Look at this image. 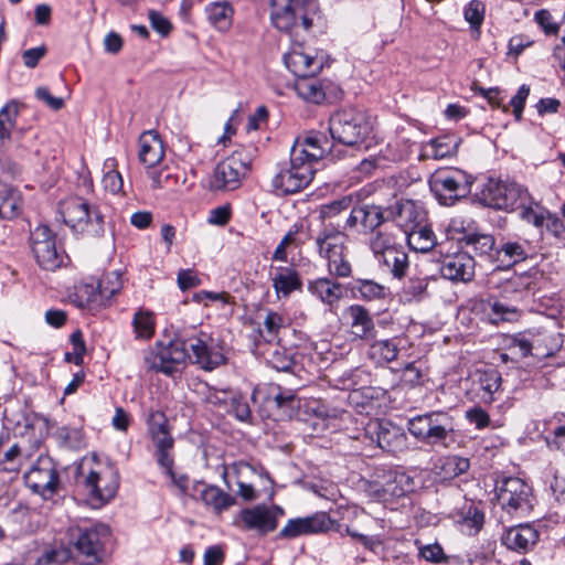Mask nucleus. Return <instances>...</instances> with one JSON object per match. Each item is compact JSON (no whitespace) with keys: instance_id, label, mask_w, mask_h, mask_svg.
I'll return each instance as SVG.
<instances>
[{"instance_id":"nucleus-60","label":"nucleus","mask_w":565,"mask_h":565,"mask_svg":"<svg viewBox=\"0 0 565 565\" xmlns=\"http://www.w3.org/2000/svg\"><path fill=\"white\" fill-rule=\"evenodd\" d=\"M327 269L329 276L340 279L352 277V265L348 259V250H341L335 257H330L327 260Z\"/></svg>"},{"instance_id":"nucleus-18","label":"nucleus","mask_w":565,"mask_h":565,"mask_svg":"<svg viewBox=\"0 0 565 565\" xmlns=\"http://www.w3.org/2000/svg\"><path fill=\"white\" fill-rule=\"evenodd\" d=\"M451 228L458 233L456 239L461 247L467 248V252H472L480 258L494 263V256L497 252L495 237L490 233H484L476 226L468 224L463 226L461 223L460 227L452 222Z\"/></svg>"},{"instance_id":"nucleus-13","label":"nucleus","mask_w":565,"mask_h":565,"mask_svg":"<svg viewBox=\"0 0 565 565\" xmlns=\"http://www.w3.org/2000/svg\"><path fill=\"white\" fill-rule=\"evenodd\" d=\"M470 311L483 323L499 326L502 322H516L522 317V310L516 302L495 296L478 298L470 301Z\"/></svg>"},{"instance_id":"nucleus-23","label":"nucleus","mask_w":565,"mask_h":565,"mask_svg":"<svg viewBox=\"0 0 565 565\" xmlns=\"http://www.w3.org/2000/svg\"><path fill=\"white\" fill-rule=\"evenodd\" d=\"M308 238H313L316 250L319 257L324 260L335 257L341 250H348L345 231L341 230L339 224L332 222L324 223L316 236L309 234Z\"/></svg>"},{"instance_id":"nucleus-7","label":"nucleus","mask_w":565,"mask_h":565,"mask_svg":"<svg viewBox=\"0 0 565 565\" xmlns=\"http://www.w3.org/2000/svg\"><path fill=\"white\" fill-rule=\"evenodd\" d=\"M328 129L333 142L356 147L371 136L373 126L365 113L356 108H343L330 116Z\"/></svg>"},{"instance_id":"nucleus-21","label":"nucleus","mask_w":565,"mask_h":565,"mask_svg":"<svg viewBox=\"0 0 565 565\" xmlns=\"http://www.w3.org/2000/svg\"><path fill=\"white\" fill-rule=\"evenodd\" d=\"M365 435L381 449L388 452L402 451L407 447L405 430L388 419H377L369 424Z\"/></svg>"},{"instance_id":"nucleus-19","label":"nucleus","mask_w":565,"mask_h":565,"mask_svg":"<svg viewBox=\"0 0 565 565\" xmlns=\"http://www.w3.org/2000/svg\"><path fill=\"white\" fill-rule=\"evenodd\" d=\"M544 274L537 267L520 274H513L500 285V294L502 298L512 300L516 303L521 302L525 297L535 295L541 288Z\"/></svg>"},{"instance_id":"nucleus-4","label":"nucleus","mask_w":565,"mask_h":565,"mask_svg":"<svg viewBox=\"0 0 565 565\" xmlns=\"http://www.w3.org/2000/svg\"><path fill=\"white\" fill-rule=\"evenodd\" d=\"M120 484V473L116 463L107 459L97 470L82 472L77 486L82 489L87 504L99 509L113 500Z\"/></svg>"},{"instance_id":"nucleus-1","label":"nucleus","mask_w":565,"mask_h":565,"mask_svg":"<svg viewBox=\"0 0 565 565\" xmlns=\"http://www.w3.org/2000/svg\"><path fill=\"white\" fill-rule=\"evenodd\" d=\"M321 19L317 0H270V21L289 35L310 34Z\"/></svg>"},{"instance_id":"nucleus-27","label":"nucleus","mask_w":565,"mask_h":565,"mask_svg":"<svg viewBox=\"0 0 565 565\" xmlns=\"http://www.w3.org/2000/svg\"><path fill=\"white\" fill-rule=\"evenodd\" d=\"M147 426L156 447V459L171 454L174 447V438L169 430L166 414L161 411H151L147 417Z\"/></svg>"},{"instance_id":"nucleus-14","label":"nucleus","mask_w":565,"mask_h":565,"mask_svg":"<svg viewBox=\"0 0 565 565\" xmlns=\"http://www.w3.org/2000/svg\"><path fill=\"white\" fill-rule=\"evenodd\" d=\"M30 245L35 262L44 270L54 271L67 257L64 249L56 245V234L49 225L41 224L31 231Z\"/></svg>"},{"instance_id":"nucleus-9","label":"nucleus","mask_w":565,"mask_h":565,"mask_svg":"<svg viewBox=\"0 0 565 565\" xmlns=\"http://www.w3.org/2000/svg\"><path fill=\"white\" fill-rule=\"evenodd\" d=\"M109 535L106 525L71 529L70 544L74 548V561L79 565H98L105 559V539Z\"/></svg>"},{"instance_id":"nucleus-35","label":"nucleus","mask_w":565,"mask_h":565,"mask_svg":"<svg viewBox=\"0 0 565 565\" xmlns=\"http://www.w3.org/2000/svg\"><path fill=\"white\" fill-rule=\"evenodd\" d=\"M139 161L147 168L157 166L164 157V149L160 136L154 130H149L139 137Z\"/></svg>"},{"instance_id":"nucleus-8","label":"nucleus","mask_w":565,"mask_h":565,"mask_svg":"<svg viewBox=\"0 0 565 565\" xmlns=\"http://www.w3.org/2000/svg\"><path fill=\"white\" fill-rule=\"evenodd\" d=\"M494 493L501 510L512 518H523L533 509V489L519 477L497 475Z\"/></svg>"},{"instance_id":"nucleus-43","label":"nucleus","mask_w":565,"mask_h":565,"mask_svg":"<svg viewBox=\"0 0 565 565\" xmlns=\"http://www.w3.org/2000/svg\"><path fill=\"white\" fill-rule=\"evenodd\" d=\"M386 394V390L376 386L352 388L349 394V402L360 413H369L374 408V403L382 399Z\"/></svg>"},{"instance_id":"nucleus-10","label":"nucleus","mask_w":565,"mask_h":565,"mask_svg":"<svg viewBox=\"0 0 565 565\" xmlns=\"http://www.w3.org/2000/svg\"><path fill=\"white\" fill-rule=\"evenodd\" d=\"M473 179L457 168L437 169L429 178V189L439 204L451 206L471 192Z\"/></svg>"},{"instance_id":"nucleus-40","label":"nucleus","mask_w":565,"mask_h":565,"mask_svg":"<svg viewBox=\"0 0 565 565\" xmlns=\"http://www.w3.org/2000/svg\"><path fill=\"white\" fill-rule=\"evenodd\" d=\"M204 488L200 492L201 501L209 508H212L216 514H222L236 503L235 497L223 491L214 484H205L200 482Z\"/></svg>"},{"instance_id":"nucleus-38","label":"nucleus","mask_w":565,"mask_h":565,"mask_svg":"<svg viewBox=\"0 0 565 565\" xmlns=\"http://www.w3.org/2000/svg\"><path fill=\"white\" fill-rule=\"evenodd\" d=\"M418 487L415 478L403 470H392L387 473V479L383 486L384 494L394 498H403L414 492Z\"/></svg>"},{"instance_id":"nucleus-16","label":"nucleus","mask_w":565,"mask_h":565,"mask_svg":"<svg viewBox=\"0 0 565 565\" xmlns=\"http://www.w3.org/2000/svg\"><path fill=\"white\" fill-rule=\"evenodd\" d=\"M285 514V509L278 504L259 503L242 509L235 524L243 531H255L259 536H266L277 530L279 520Z\"/></svg>"},{"instance_id":"nucleus-52","label":"nucleus","mask_w":565,"mask_h":565,"mask_svg":"<svg viewBox=\"0 0 565 565\" xmlns=\"http://www.w3.org/2000/svg\"><path fill=\"white\" fill-rule=\"evenodd\" d=\"M545 443L552 450L565 452V415H555L546 423Z\"/></svg>"},{"instance_id":"nucleus-22","label":"nucleus","mask_w":565,"mask_h":565,"mask_svg":"<svg viewBox=\"0 0 565 565\" xmlns=\"http://www.w3.org/2000/svg\"><path fill=\"white\" fill-rule=\"evenodd\" d=\"M468 395L477 404H492L502 384L501 373L494 367L477 369L470 375Z\"/></svg>"},{"instance_id":"nucleus-12","label":"nucleus","mask_w":565,"mask_h":565,"mask_svg":"<svg viewBox=\"0 0 565 565\" xmlns=\"http://www.w3.org/2000/svg\"><path fill=\"white\" fill-rule=\"evenodd\" d=\"M298 152L290 151V160L273 178L271 185L279 195L295 194L306 189L312 181L316 169Z\"/></svg>"},{"instance_id":"nucleus-39","label":"nucleus","mask_w":565,"mask_h":565,"mask_svg":"<svg viewBox=\"0 0 565 565\" xmlns=\"http://www.w3.org/2000/svg\"><path fill=\"white\" fill-rule=\"evenodd\" d=\"M399 342L398 338L375 340L367 349V358L380 366L391 363L397 359Z\"/></svg>"},{"instance_id":"nucleus-32","label":"nucleus","mask_w":565,"mask_h":565,"mask_svg":"<svg viewBox=\"0 0 565 565\" xmlns=\"http://www.w3.org/2000/svg\"><path fill=\"white\" fill-rule=\"evenodd\" d=\"M451 518L460 531L467 535H477L484 524V511L473 501H465L461 507L451 512Z\"/></svg>"},{"instance_id":"nucleus-49","label":"nucleus","mask_w":565,"mask_h":565,"mask_svg":"<svg viewBox=\"0 0 565 565\" xmlns=\"http://www.w3.org/2000/svg\"><path fill=\"white\" fill-rule=\"evenodd\" d=\"M23 199L17 189L0 190V221L13 220L22 212Z\"/></svg>"},{"instance_id":"nucleus-53","label":"nucleus","mask_w":565,"mask_h":565,"mask_svg":"<svg viewBox=\"0 0 565 565\" xmlns=\"http://www.w3.org/2000/svg\"><path fill=\"white\" fill-rule=\"evenodd\" d=\"M70 297L78 308L103 307V300H99L97 289L93 284L79 282L75 285Z\"/></svg>"},{"instance_id":"nucleus-24","label":"nucleus","mask_w":565,"mask_h":565,"mask_svg":"<svg viewBox=\"0 0 565 565\" xmlns=\"http://www.w3.org/2000/svg\"><path fill=\"white\" fill-rule=\"evenodd\" d=\"M25 482L33 492L42 497L57 493L60 475L50 460H41L24 475Z\"/></svg>"},{"instance_id":"nucleus-28","label":"nucleus","mask_w":565,"mask_h":565,"mask_svg":"<svg viewBox=\"0 0 565 565\" xmlns=\"http://www.w3.org/2000/svg\"><path fill=\"white\" fill-rule=\"evenodd\" d=\"M476 262L469 252L446 255L441 260L440 274L452 281H470L475 276Z\"/></svg>"},{"instance_id":"nucleus-47","label":"nucleus","mask_w":565,"mask_h":565,"mask_svg":"<svg viewBox=\"0 0 565 565\" xmlns=\"http://www.w3.org/2000/svg\"><path fill=\"white\" fill-rule=\"evenodd\" d=\"M270 345L266 358L267 364L279 372H294L296 366L295 350L292 348L281 347L279 343L275 345L271 343Z\"/></svg>"},{"instance_id":"nucleus-37","label":"nucleus","mask_w":565,"mask_h":565,"mask_svg":"<svg viewBox=\"0 0 565 565\" xmlns=\"http://www.w3.org/2000/svg\"><path fill=\"white\" fill-rule=\"evenodd\" d=\"M273 288L278 298H287L294 291H301L302 280L294 267L279 266L271 277Z\"/></svg>"},{"instance_id":"nucleus-26","label":"nucleus","mask_w":565,"mask_h":565,"mask_svg":"<svg viewBox=\"0 0 565 565\" xmlns=\"http://www.w3.org/2000/svg\"><path fill=\"white\" fill-rule=\"evenodd\" d=\"M387 213V218L391 217L404 232L425 223L427 218L424 205L414 200L396 201Z\"/></svg>"},{"instance_id":"nucleus-51","label":"nucleus","mask_w":565,"mask_h":565,"mask_svg":"<svg viewBox=\"0 0 565 565\" xmlns=\"http://www.w3.org/2000/svg\"><path fill=\"white\" fill-rule=\"evenodd\" d=\"M530 202L531 203H525L518 210L519 217L526 224H530L542 232L544 223H546V217H548V213L551 211L543 206L532 195L530 196Z\"/></svg>"},{"instance_id":"nucleus-2","label":"nucleus","mask_w":565,"mask_h":565,"mask_svg":"<svg viewBox=\"0 0 565 565\" xmlns=\"http://www.w3.org/2000/svg\"><path fill=\"white\" fill-rule=\"evenodd\" d=\"M409 434L430 448L448 449L457 443L455 418L445 411L418 414L407 420Z\"/></svg>"},{"instance_id":"nucleus-31","label":"nucleus","mask_w":565,"mask_h":565,"mask_svg":"<svg viewBox=\"0 0 565 565\" xmlns=\"http://www.w3.org/2000/svg\"><path fill=\"white\" fill-rule=\"evenodd\" d=\"M539 540L540 532L529 523L510 526L501 535L502 545L518 553H527Z\"/></svg>"},{"instance_id":"nucleus-62","label":"nucleus","mask_w":565,"mask_h":565,"mask_svg":"<svg viewBox=\"0 0 565 565\" xmlns=\"http://www.w3.org/2000/svg\"><path fill=\"white\" fill-rule=\"evenodd\" d=\"M508 350L520 359L533 356L525 330L508 337Z\"/></svg>"},{"instance_id":"nucleus-33","label":"nucleus","mask_w":565,"mask_h":565,"mask_svg":"<svg viewBox=\"0 0 565 565\" xmlns=\"http://www.w3.org/2000/svg\"><path fill=\"white\" fill-rule=\"evenodd\" d=\"M307 290L329 307L337 306L348 292L345 285L331 276L308 280Z\"/></svg>"},{"instance_id":"nucleus-61","label":"nucleus","mask_w":565,"mask_h":565,"mask_svg":"<svg viewBox=\"0 0 565 565\" xmlns=\"http://www.w3.org/2000/svg\"><path fill=\"white\" fill-rule=\"evenodd\" d=\"M460 139L454 135H445L435 138L431 146L435 151V157L446 158L457 153Z\"/></svg>"},{"instance_id":"nucleus-30","label":"nucleus","mask_w":565,"mask_h":565,"mask_svg":"<svg viewBox=\"0 0 565 565\" xmlns=\"http://www.w3.org/2000/svg\"><path fill=\"white\" fill-rule=\"evenodd\" d=\"M286 67L297 77H306L308 75H318L323 62L317 56H312L303 52L300 43L295 44L289 52L284 55Z\"/></svg>"},{"instance_id":"nucleus-44","label":"nucleus","mask_w":565,"mask_h":565,"mask_svg":"<svg viewBox=\"0 0 565 565\" xmlns=\"http://www.w3.org/2000/svg\"><path fill=\"white\" fill-rule=\"evenodd\" d=\"M266 401L281 417L290 418L294 411L299 407V399L296 394L290 390H281L280 386L273 388Z\"/></svg>"},{"instance_id":"nucleus-17","label":"nucleus","mask_w":565,"mask_h":565,"mask_svg":"<svg viewBox=\"0 0 565 565\" xmlns=\"http://www.w3.org/2000/svg\"><path fill=\"white\" fill-rule=\"evenodd\" d=\"M334 526V520L323 511L307 516L289 519L278 532L276 540L290 541L300 536L323 534Z\"/></svg>"},{"instance_id":"nucleus-20","label":"nucleus","mask_w":565,"mask_h":565,"mask_svg":"<svg viewBox=\"0 0 565 565\" xmlns=\"http://www.w3.org/2000/svg\"><path fill=\"white\" fill-rule=\"evenodd\" d=\"M385 210L375 204H355L345 218L343 230L359 234L374 233L385 221Z\"/></svg>"},{"instance_id":"nucleus-56","label":"nucleus","mask_w":565,"mask_h":565,"mask_svg":"<svg viewBox=\"0 0 565 565\" xmlns=\"http://www.w3.org/2000/svg\"><path fill=\"white\" fill-rule=\"evenodd\" d=\"M287 327V319L277 311L268 310L264 320V330L258 329L257 333L264 342L271 344L278 339L280 329Z\"/></svg>"},{"instance_id":"nucleus-11","label":"nucleus","mask_w":565,"mask_h":565,"mask_svg":"<svg viewBox=\"0 0 565 565\" xmlns=\"http://www.w3.org/2000/svg\"><path fill=\"white\" fill-rule=\"evenodd\" d=\"M252 169V157L246 150H235L220 161L214 168L210 180V189L214 191H234L242 185L243 179Z\"/></svg>"},{"instance_id":"nucleus-42","label":"nucleus","mask_w":565,"mask_h":565,"mask_svg":"<svg viewBox=\"0 0 565 565\" xmlns=\"http://www.w3.org/2000/svg\"><path fill=\"white\" fill-rule=\"evenodd\" d=\"M405 235L409 248L415 252L427 253L437 246L433 228L425 223L405 231Z\"/></svg>"},{"instance_id":"nucleus-5","label":"nucleus","mask_w":565,"mask_h":565,"mask_svg":"<svg viewBox=\"0 0 565 565\" xmlns=\"http://www.w3.org/2000/svg\"><path fill=\"white\" fill-rule=\"evenodd\" d=\"M177 344L189 353L188 361L204 371H213L227 362L223 347L215 344L210 335L194 327L177 330Z\"/></svg>"},{"instance_id":"nucleus-29","label":"nucleus","mask_w":565,"mask_h":565,"mask_svg":"<svg viewBox=\"0 0 565 565\" xmlns=\"http://www.w3.org/2000/svg\"><path fill=\"white\" fill-rule=\"evenodd\" d=\"M345 289L353 299L364 302L384 301L391 297L390 287L373 278L352 277Z\"/></svg>"},{"instance_id":"nucleus-54","label":"nucleus","mask_w":565,"mask_h":565,"mask_svg":"<svg viewBox=\"0 0 565 565\" xmlns=\"http://www.w3.org/2000/svg\"><path fill=\"white\" fill-rule=\"evenodd\" d=\"M132 329L136 340H150L154 335L156 319L149 310L139 309L132 318Z\"/></svg>"},{"instance_id":"nucleus-3","label":"nucleus","mask_w":565,"mask_h":565,"mask_svg":"<svg viewBox=\"0 0 565 565\" xmlns=\"http://www.w3.org/2000/svg\"><path fill=\"white\" fill-rule=\"evenodd\" d=\"M60 213L73 234L99 238L105 235V215L97 204L82 196H70L60 202Z\"/></svg>"},{"instance_id":"nucleus-25","label":"nucleus","mask_w":565,"mask_h":565,"mask_svg":"<svg viewBox=\"0 0 565 565\" xmlns=\"http://www.w3.org/2000/svg\"><path fill=\"white\" fill-rule=\"evenodd\" d=\"M298 152L302 160H306L311 167L315 166L324 156H331L332 158L339 157L333 153V143L327 138L323 132L311 131L306 136L302 142H296L291 148V152Z\"/></svg>"},{"instance_id":"nucleus-55","label":"nucleus","mask_w":565,"mask_h":565,"mask_svg":"<svg viewBox=\"0 0 565 565\" xmlns=\"http://www.w3.org/2000/svg\"><path fill=\"white\" fill-rule=\"evenodd\" d=\"M20 103L11 99L0 109V140H9L12 130L15 128L20 111Z\"/></svg>"},{"instance_id":"nucleus-57","label":"nucleus","mask_w":565,"mask_h":565,"mask_svg":"<svg viewBox=\"0 0 565 565\" xmlns=\"http://www.w3.org/2000/svg\"><path fill=\"white\" fill-rule=\"evenodd\" d=\"M157 463L162 469V473L170 478L172 484L177 487L182 494H186L189 489V476L186 473L177 475L174 472L173 454L161 456V458L157 459Z\"/></svg>"},{"instance_id":"nucleus-46","label":"nucleus","mask_w":565,"mask_h":565,"mask_svg":"<svg viewBox=\"0 0 565 565\" xmlns=\"http://www.w3.org/2000/svg\"><path fill=\"white\" fill-rule=\"evenodd\" d=\"M316 76L308 75L297 78L294 87L301 99L312 104H320L326 99V92L321 81Z\"/></svg>"},{"instance_id":"nucleus-50","label":"nucleus","mask_w":565,"mask_h":565,"mask_svg":"<svg viewBox=\"0 0 565 565\" xmlns=\"http://www.w3.org/2000/svg\"><path fill=\"white\" fill-rule=\"evenodd\" d=\"M429 277H409L403 285L399 297L405 303L420 302L426 299L428 294Z\"/></svg>"},{"instance_id":"nucleus-6","label":"nucleus","mask_w":565,"mask_h":565,"mask_svg":"<svg viewBox=\"0 0 565 565\" xmlns=\"http://www.w3.org/2000/svg\"><path fill=\"white\" fill-rule=\"evenodd\" d=\"M529 189L513 179L489 178L478 198L483 206L504 212H515L530 202Z\"/></svg>"},{"instance_id":"nucleus-15","label":"nucleus","mask_w":565,"mask_h":565,"mask_svg":"<svg viewBox=\"0 0 565 565\" xmlns=\"http://www.w3.org/2000/svg\"><path fill=\"white\" fill-rule=\"evenodd\" d=\"M189 359L180 345L177 344V331L173 337L164 344L157 341L154 347L146 353L145 363L149 370L174 376L181 373Z\"/></svg>"},{"instance_id":"nucleus-34","label":"nucleus","mask_w":565,"mask_h":565,"mask_svg":"<svg viewBox=\"0 0 565 565\" xmlns=\"http://www.w3.org/2000/svg\"><path fill=\"white\" fill-rule=\"evenodd\" d=\"M351 334L354 339L369 341L376 334V328L370 310L363 305L353 303L347 308Z\"/></svg>"},{"instance_id":"nucleus-59","label":"nucleus","mask_w":565,"mask_h":565,"mask_svg":"<svg viewBox=\"0 0 565 565\" xmlns=\"http://www.w3.org/2000/svg\"><path fill=\"white\" fill-rule=\"evenodd\" d=\"M370 239V247L374 253L376 259L384 255V253L399 248L401 245L396 243L395 236L386 231L376 230Z\"/></svg>"},{"instance_id":"nucleus-41","label":"nucleus","mask_w":565,"mask_h":565,"mask_svg":"<svg viewBox=\"0 0 565 565\" xmlns=\"http://www.w3.org/2000/svg\"><path fill=\"white\" fill-rule=\"evenodd\" d=\"M377 260L387 273H390L393 279L402 280L408 273L409 259L403 246L384 253Z\"/></svg>"},{"instance_id":"nucleus-45","label":"nucleus","mask_w":565,"mask_h":565,"mask_svg":"<svg viewBox=\"0 0 565 565\" xmlns=\"http://www.w3.org/2000/svg\"><path fill=\"white\" fill-rule=\"evenodd\" d=\"M525 332L534 358L541 359L553 354L554 339L552 332L542 327L529 328Z\"/></svg>"},{"instance_id":"nucleus-48","label":"nucleus","mask_w":565,"mask_h":565,"mask_svg":"<svg viewBox=\"0 0 565 565\" xmlns=\"http://www.w3.org/2000/svg\"><path fill=\"white\" fill-rule=\"evenodd\" d=\"M205 13L207 21L217 30L227 31L231 28L234 10L228 2H212L206 6Z\"/></svg>"},{"instance_id":"nucleus-36","label":"nucleus","mask_w":565,"mask_h":565,"mask_svg":"<svg viewBox=\"0 0 565 565\" xmlns=\"http://www.w3.org/2000/svg\"><path fill=\"white\" fill-rule=\"evenodd\" d=\"M530 242L527 239L502 241L497 246L494 263L503 266H512L529 257Z\"/></svg>"},{"instance_id":"nucleus-64","label":"nucleus","mask_w":565,"mask_h":565,"mask_svg":"<svg viewBox=\"0 0 565 565\" xmlns=\"http://www.w3.org/2000/svg\"><path fill=\"white\" fill-rule=\"evenodd\" d=\"M470 468L468 458L460 456H448L445 458L441 470L447 478H455L466 473Z\"/></svg>"},{"instance_id":"nucleus-58","label":"nucleus","mask_w":565,"mask_h":565,"mask_svg":"<svg viewBox=\"0 0 565 565\" xmlns=\"http://www.w3.org/2000/svg\"><path fill=\"white\" fill-rule=\"evenodd\" d=\"M303 230V223L302 222H296L292 224V226L289 228V231L285 234L280 243L277 245L274 254H273V260L277 262H287L288 254H287V247L291 244H295L296 246L302 245L305 242L297 238V235Z\"/></svg>"},{"instance_id":"nucleus-63","label":"nucleus","mask_w":565,"mask_h":565,"mask_svg":"<svg viewBox=\"0 0 565 565\" xmlns=\"http://www.w3.org/2000/svg\"><path fill=\"white\" fill-rule=\"evenodd\" d=\"M534 21L546 36H557L561 31V24L547 9L537 10Z\"/></svg>"}]
</instances>
